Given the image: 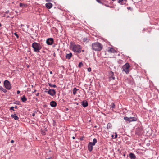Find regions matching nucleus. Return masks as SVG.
Returning a JSON list of instances; mask_svg holds the SVG:
<instances>
[{
  "label": "nucleus",
  "instance_id": "obj_43",
  "mask_svg": "<svg viewBox=\"0 0 159 159\" xmlns=\"http://www.w3.org/2000/svg\"><path fill=\"white\" fill-rule=\"evenodd\" d=\"M75 137H74V136H73V137H72V139H75Z\"/></svg>",
  "mask_w": 159,
  "mask_h": 159
},
{
  "label": "nucleus",
  "instance_id": "obj_36",
  "mask_svg": "<svg viewBox=\"0 0 159 159\" xmlns=\"http://www.w3.org/2000/svg\"><path fill=\"white\" fill-rule=\"evenodd\" d=\"M14 107V108H15V109H17V106H15Z\"/></svg>",
  "mask_w": 159,
  "mask_h": 159
},
{
  "label": "nucleus",
  "instance_id": "obj_44",
  "mask_svg": "<svg viewBox=\"0 0 159 159\" xmlns=\"http://www.w3.org/2000/svg\"><path fill=\"white\" fill-rule=\"evenodd\" d=\"M105 5L107 7H109V6L108 5H106V4H105Z\"/></svg>",
  "mask_w": 159,
  "mask_h": 159
},
{
  "label": "nucleus",
  "instance_id": "obj_14",
  "mask_svg": "<svg viewBox=\"0 0 159 159\" xmlns=\"http://www.w3.org/2000/svg\"><path fill=\"white\" fill-rule=\"evenodd\" d=\"M52 6V4L51 3L48 2L46 4V7L48 8H51Z\"/></svg>",
  "mask_w": 159,
  "mask_h": 159
},
{
  "label": "nucleus",
  "instance_id": "obj_3",
  "mask_svg": "<svg viewBox=\"0 0 159 159\" xmlns=\"http://www.w3.org/2000/svg\"><path fill=\"white\" fill-rule=\"evenodd\" d=\"M32 47L34 48V51L37 52H39L42 48L40 44L36 42H34L32 44Z\"/></svg>",
  "mask_w": 159,
  "mask_h": 159
},
{
  "label": "nucleus",
  "instance_id": "obj_33",
  "mask_svg": "<svg viewBox=\"0 0 159 159\" xmlns=\"http://www.w3.org/2000/svg\"><path fill=\"white\" fill-rule=\"evenodd\" d=\"M20 91L19 90H18L17 91V94H19L20 93Z\"/></svg>",
  "mask_w": 159,
  "mask_h": 159
},
{
  "label": "nucleus",
  "instance_id": "obj_8",
  "mask_svg": "<svg viewBox=\"0 0 159 159\" xmlns=\"http://www.w3.org/2000/svg\"><path fill=\"white\" fill-rule=\"evenodd\" d=\"M45 92L47 93L48 94L52 96H53L56 93V92L54 89H49L48 91H45Z\"/></svg>",
  "mask_w": 159,
  "mask_h": 159
},
{
  "label": "nucleus",
  "instance_id": "obj_32",
  "mask_svg": "<svg viewBox=\"0 0 159 159\" xmlns=\"http://www.w3.org/2000/svg\"><path fill=\"white\" fill-rule=\"evenodd\" d=\"M14 34L17 37V38H18V36L16 33H14Z\"/></svg>",
  "mask_w": 159,
  "mask_h": 159
},
{
  "label": "nucleus",
  "instance_id": "obj_17",
  "mask_svg": "<svg viewBox=\"0 0 159 159\" xmlns=\"http://www.w3.org/2000/svg\"><path fill=\"white\" fill-rule=\"evenodd\" d=\"M72 56V54L70 52L69 54H67L66 56V57L67 59H70Z\"/></svg>",
  "mask_w": 159,
  "mask_h": 159
},
{
  "label": "nucleus",
  "instance_id": "obj_47",
  "mask_svg": "<svg viewBox=\"0 0 159 159\" xmlns=\"http://www.w3.org/2000/svg\"><path fill=\"white\" fill-rule=\"evenodd\" d=\"M47 1H49L50 0H46Z\"/></svg>",
  "mask_w": 159,
  "mask_h": 159
},
{
  "label": "nucleus",
  "instance_id": "obj_42",
  "mask_svg": "<svg viewBox=\"0 0 159 159\" xmlns=\"http://www.w3.org/2000/svg\"><path fill=\"white\" fill-rule=\"evenodd\" d=\"M36 90H34V92H33V93H34V92H36Z\"/></svg>",
  "mask_w": 159,
  "mask_h": 159
},
{
  "label": "nucleus",
  "instance_id": "obj_18",
  "mask_svg": "<svg viewBox=\"0 0 159 159\" xmlns=\"http://www.w3.org/2000/svg\"><path fill=\"white\" fill-rule=\"evenodd\" d=\"M11 117L14 118V120H18L19 119V117L16 114H12L11 115Z\"/></svg>",
  "mask_w": 159,
  "mask_h": 159
},
{
  "label": "nucleus",
  "instance_id": "obj_15",
  "mask_svg": "<svg viewBox=\"0 0 159 159\" xmlns=\"http://www.w3.org/2000/svg\"><path fill=\"white\" fill-rule=\"evenodd\" d=\"M110 75H111V76L110 77L109 79L110 80H114L115 79V78L113 76L114 75V73L112 71H111L110 73Z\"/></svg>",
  "mask_w": 159,
  "mask_h": 159
},
{
  "label": "nucleus",
  "instance_id": "obj_45",
  "mask_svg": "<svg viewBox=\"0 0 159 159\" xmlns=\"http://www.w3.org/2000/svg\"><path fill=\"white\" fill-rule=\"evenodd\" d=\"M46 159H51V158H46Z\"/></svg>",
  "mask_w": 159,
  "mask_h": 159
},
{
  "label": "nucleus",
  "instance_id": "obj_22",
  "mask_svg": "<svg viewBox=\"0 0 159 159\" xmlns=\"http://www.w3.org/2000/svg\"><path fill=\"white\" fill-rule=\"evenodd\" d=\"M19 5L20 7H26L27 6L26 4L21 3H20Z\"/></svg>",
  "mask_w": 159,
  "mask_h": 159
},
{
  "label": "nucleus",
  "instance_id": "obj_12",
  "mask_svg": "<svg viewBox=\"0 0 159 159\" xmlns=\"http://www.w3.org/2000/svg\"><path fill=\"white\" fill-rule=\"evenodd\" d=\"M81 104L84 107H87L88 106V102L86 101L82 102Z\"/></svg>",
  "mask_w": 159,
  "mask_h": 159
},
{
  "label": "nucleus",
  "instance_id": "obj_16",
  "mask_svg": "<svg viewBox=\"0 0 159 159\" xmlns=\"http://www.w3.org/2000/svg\"><path fill=\"white\" fill-rule=\"evenodd\" d=\"M129 157L131 159H135L136 158V156L135 155L132 153L129 154Z\"/></svg>",
  "mask_w": 159,
  "mask_h": 159
},
{
  "label": "nucleus",
  "instance_id": "obj_9",
  "mask_svg": "<svg viewBox=\"0 0 159 159\" xmlns=\"http://www.w3.org/2000/svg\"><path fill=\"white\" fill-rule=\"evenodd\" d=\"M46 43L48 45H52L53 43V39L52 38H48L46 40Z\"/></svg>",
  "mask_w": 159,
  "mask_h": 159
},
{
  "label": "nucleus",
  "instance_id": "obj_27",
  "mask_svg": "<svg viewBox=\"0 0 159 159\" xmlns=\"http://www.w3.org/2000/svg\"><path fill=\"white\" fill-rule=\"evenodd\" d=\"M115 107V105L114 103H112V106H111V107L112 108H114Z\"/></svg>",
  "mask_w": 159,
  "mask_h": 159
},
{
  "label": "nucleus",
  "instance_id": "obj_39",
  "mask_svg": "<svg viewBox=\"0 0 159 159\" xmlns=\"http://www.w3.org/2000/svg\"><path fill=\"white\" fill-rule=\"evenodd\" d=\"M127 8L128 9H131V7H128Z\"/></svg>",
  "mask_w": 159,
  "mask_h": 159
},
{
  "label": "nucleus",
  "instance_id": "obj_31",
  "mask_svg": "<svg viewBox=\"0 0 159 159\" xmlns=\"http://www.w3.org/2000/svg\"><path fill=\"white\" fill-rule=\"evenodd\" d=\"M2 91H3L4 93H6V92H7V90H6V89H2Z\"/></svg>",
  "mask_w": 159,
  "mask_h": 159
},
{
  "label": "nucleus",
  "instance_id": "obj_41",
  "mask_svg": "<svg viewBox=\"0 0 159 159\" xmlns=\"http://www.w3.org/2000/svg\"><path fill=\"white\" fill-rule=\"evenodd\" d=\"M3 87L2 86H0V90H1Z\"/></svg>",
  "mask_w": 159,
  "mask_h": 159
},
{
  "label": "nucleus",
  "instance_id": "obj_2",
  "mask_svg": "<svg viewBox=\"0 0 159 159\" xmlns=\"http://www.w3.org/2000/svg\"><path fill=\"white\" fill-rule=\"evenodd\" d=\"M70 48L74 52H77L78 53H80L81 50V48L80 46L78 45L71 44Z\"/></svg>",
  "mask_w": 159,
  "mask_h": 159
},
{
  "label": "nucleus",
  "instance_id": "obj_34",
  "mask_svg": "<svg viewBox=\"0 0 159 159\" xmlns=\"http://www.w3.org/2000/svg\"><path fill=\"white\" fill-rule=\"evenodd\" d=\"M36 96H39V93H37L36 94Z\"/></svg>",
  "mask_w": 159,
  "mask_h": 159
},
{
  "label": "nucleus",
  "instance_id": "obj_5",
  "mask_svg": "<svg viewBox=\"0 0 159 159\" xmlns=\"http://www.w3.org/2000/svg\"><path fill=\"white\" fill-rule=\"evenodd\" d=\"M130 65L128 63H126L122 67V71L125 72L126 74H128L129 71Z\"/></svg>",
  "mask_w": 159,
  "mask_h": 159
},
{
  "label": "nucleus",
  "instance_id": "obj_30",
  "mask_svg": "<svg viewBox=\"0 0 159 159\" xmlns=\"http://www.w3.org/2000/svg\"><path fill=\"white\" fill-rule=\"evenodd\" d=\"M14 107H11L10 108V110H13V111H14Z\"/></svg>",
  "mask_w": 159,
  "mask_h": 159
},
{
  "label": "nucleus",
  "instance_id": "obj_49",
  "mask_svg": "<svg viewBox=\"0 0 159 159\" xmlns=\"http://www.w3.org/2000/svg\"><path fill=\"white\" fill-rule=\"evenodd\" d=\"M1 26V23H0V27Z\"/></svg>",
  "mask_w": 159,
  "mask_h": 159
},
{
  "label": "nucleus",
  "instance_id": "obj_20",
  "mask_svg": "<svg viewBox=\"0 0 159 159\" xmlns=\"http://www.w3.org/2000/svg\"><path fill=\"white\" fill-rule=\"evenodd\" d=\"M21 100L23 102H25L27 100V98L25 95L23 96L21 98Z\"/></svg>",
  "mask_w": 159,
  "mask_h": 159
},
{
  "label": "nucleus",
  "instance_id": "obj_29",
  "mask_svg": "<svg viewBox=\"0 0 159 159\" xmlns=\"http://www.w3.org/2000/svg\"><path fill=\"white\" fill-rule=\"evenodd\" d=\"M91 68H90V67H89L88 69V71H89V72H90L91 71Z\"/></svg>",
  "mask_w": 159,
  "mask_h": 159
},
{
  "label": "nucleus",
  "instance_id": "obj_19",
  "mask_svg": "<svg viewBox=\"0 0 159 159\" xmlns=\"http://www.w3.org/2000/svg\"><path fill=\"white\" fill-rule=\"evenodd\" d=\"M118 3H120L121 4H125L126 2V0H119Z\"/></svg>",
  "mask_w": 159,
  "mask_h": 159
},
{
  "label": "nucleus",
  "instance_id": "obj_4",
  "mask_svg": "<svg viewBox=\"0 0 159 159\" xmlns=\"http://www.w3.org/2000/svg\"><path fill=\"white\" fill-rule=\"evenodd\" d=\"M97 142V140L96 138H94L93 139V142H89L88 145V149L91 152V151L93 148V146L95 145L96 143Z\"/></svg>",
  "mask_w": 159,
  "mask_h": 159
},
{
  "label": "nucleus",
  "instance_id": "obj_26",
  "mask_svg": "<svg viewBox=\"0 0 159 159\" xmlns=\"http://www.w3.org/2000/svg\"><path fill=\"white\" fill-rule=\"evenodd\" d=\"M83 64L82 62H80L79 63L78 66L79 67H80L83 66Z\"/></svg>",
  "mask_w": 159,
  "mask_h": 159
},
{
  "label": "nucleus",
  "instance_id": "obj_21",
  "mask_svg": "<svg viewBox=\"0 0 159 159\" xmlns=\"http://www.w3.org/2000/svg\"><path fill=\"white\" fill-rule=\"evenodd\" d=\"M77 89H76V88H74L73 89V90H72V92H73V93L74 95H75L76 94V91H77Z\"/></svg>",
  "mask_w": 159,
  "mask_h": 159
},
{
  "label": "nucleus",
  "instance_id": "obj_7",
  "mask_svg": "<svg viewBox=\"0 0 159 159\" xmlns=\"http://www.w3.org/2000/svg\"><path fill=\"white\" fill-rule=\"evenodd\" d=\"M5 87L7 89L9 90L11 88V86L10 82L8 80H5L4 82Z\"/></svg>",
  "mask_w": 159,
  "mask_h": 159
},
{
  "label": "nucleus",
  "instance_id": "obj_25",
  "mask_svg": "<svg viewBox=\"0 0 159 159\" xmlns=\"http://www.w3.org/2000/svg\"><path fill=\"white\" fill-rule=\"evenodd\" d=\"M111 124L110 123H108L107 125V129L110 128H111Z\"/></svg>",
  "mask_w": 159,
  "mask_h": 159
},
{
  "label": "nucleus",
  "instance_id": "obj_35",
  "mask_svg": "<svg viewBox=\"0 0 159 159\" xmlns=\"http://www.w3.org/2000/svg\"><path fill=\"white\" fill-rule=\"evenodd\" d=\"M117 134H116H116H115V138H117Z\"/></svg>",
  "mask_w": 159,
  "mask_h": 159
},
{
  "label": "nucleus",
  "instance_id": "obj_10",
  "mask_svg": "<svg viewBox=\"0 0 159 159\" xmlns=\"http://www.w3.org/2000/svg\"><path fill=\"white\" fill-rule=\"evenodd\" d=\"M108 51L109 52L111 53H116V51L112 48H109Z\"/></svg>",
  "mask_w": 159,
  "mask_h": 159
},
{
  "label": "nucleus",
  "instance_id": "obj_11",
  "mask_svg": "<svg viewBox=\"0 0 159 159\" xmlns=\"http://www.w3.org/2000/svg\"><path fill=\"white\" fill-rule=\"evenodd\" d=\"M142 129H137L136 131V134L139 135L142 133Z\"/></svg>",
  "mask_w": 159,
  "mask_h": 159
},
{
  "label": "nucleus",
  "instance_id": "obj_13",
  "mask_svg": "<svg viewBox=\"0 0 159 159\" xmlns=\"http://www.w3.org/2000/svg\"><path fill=\"white\" fill-rule=\"evenodd\" d=\"M50 105L52 107H54L57 106V103L54 101H52L50 103Z\"/></svg>",
  "mask_w": 159,
  "mask_h": 159
},
{
  "label": "nucleus",
  "instance_id": "obj_46",
  "mask_svg": "<svg viewBox=\"0 0 159 159\" xmlns=\"http://www.w3.org/2000/svg\"><path fill=\"white\" fill-rule=\"evenodd\" d=\"M50 73L51 74H52V71H50Z\"/></svg>",
  "mask_w": 159,
  "mask_h": 159
},
{
  "label": "nucleus",
  "instance_id": "obj_40",
  "mask_svg": "<svg viewBox=\"0 0 159 159\" xmlns=\"http://www.w3.org/2000/svg\"><path fill=\"white\" fill-rule=\"evenodd\" d=\"M9 12V11L8 10V11H7L6 13L7 14V13H8Z\"/></svg>",
  "mask_w": 159,
  "mask_h": 159
},
{
  "label": "nucleus",
  "instance_id": "obj_28",
  "mask_svg": "<svg viewBox=\"0 0 159 159\" xmlns=\"http://www.w3.org/2000/svg\"><path fill=\"white\" fill-rule=\"evenodd\" d=\"M83 41L85 42L87 41V39L86 38H84L83 39Z\"/></svg>",
  "mask_w": 159,
  "mask_h": 159
},
{
  "label": "nucleus",
  "instance_id": "obj_24",
  "mask_svg": "<svg viewBox=\"0 0 159 159\" xmlns=\"http://www.w3.org/2000/svg\"><path fill=\"white\" fill-rule=\"evenodd\" d=\"M103 0H96V1L97 2H98L100 4H104L102 2Z\"/></svg>",
  "mask_w": 159,
  "mask_h": 159
},
{
  "label": "nucleus",
  "instance_id": "obj_37",
  "mask_svg": "<svg viewBox=\"0 0 159 159\" xmlns=\"http://www.w3.org/2000/svg\"><path fill=\"white\" fill-rule=\"evenodd\" d=\"M11 143H13L14 142V141L13 140H11Z\"/></svg>",
  "mask_w": 159,
  "mask_h": 159
},
{
  "label": "nucleus",
  "instance_id": "obj_6",
  "mask_svg": "<svg viewBox=\"0 0 159 159\" xmlns=\"http://www.w3.org/2000/svg\"><path fill=\"white\" fill-rule=\"evenodd\" d=\"M124 119L129 123H130L132 121H136L137 120V118L135 117H124Z\"/></svg>",
  "mask_w": 159,
  "mask_h": 159
},
{
  "label": "nucleus",
  "instance_id": "obj_38",
  "mask_svg": "<svg viewBox=\"0 0 159 159\" xmlns=\"http://www.w3.org/2000/svg\"><path fill=\"white\" fill-rule=\"evenodd\" d=\"M35 115V113H33V114H32V116H34Z\"/></svg>",
  "mask_w": 159,
  "mask_h": 159
},
{
  "label": "nucleus",
  "instance_id": "obj_23",
  "mask_svg": "<svg viewBox=\"0 0 159 159\" xmlns=\"http://www.w3.org/2000/svg\"><path fill=\"white\" fill-rule=\"evenodd\" d=\"M48 84L51 87H53L54 88H56L57 87V86L56 85H52L50 83H48Z\"/></svg>",
  "mask_w": 159,
  "mask_h": 159
},
{
  "label": "nucleus",
  "instance_id": "obj_1",
  "mask_svg": "<svg viewBox=\"0 0 159 159\" xmlns=\"http://www.w3.org/2000/svg\"><path fill=\"white\" fill-rule=\"evenodd\" d=\"M92 46L93 50L95 51H100L102 48V45L99 43H93Z\"/></svg>",
  "mask_w": 159,
  "mask_h": 159
},
{
  "label": "nucleus",
  "instance_id": "obj_48",
  "mask_svg": "<svg viewBox=\"0 0 159 159\" xmlns=\"http://www.w3.org/2000/svg\"><path fill=\"white\" fill-rule=\"evenodd\" d=\"M4 88H3L1 89V90H2V89H3Z\"/></svg>",
  "mask_w": 159,
  "mask_h": 159
}]
</instances>
